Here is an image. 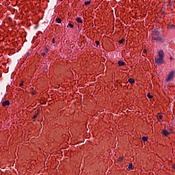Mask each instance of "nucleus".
Here are the masks:
<instances>
[{"mask_svg":"<svg viewBox=\"0 0 175 175\" xmlns=\"http://www.w3.org/2000/svg\"><path fill=\"white\" fill-rule=\"evenodd\" d=\"M154 62L157 65H162L165 63V52H163V50L159 51L157 57L154 58Z\"/></svg>","mask_w":175,"mask_h":175,"instance_id":"obj_1","label":"nucleus"},{"mask_svg":"<svg viewBox=\"0 0 175 175\" xmlns=\"http://www.w3.org/2000/svg\"><path fill=\"white\" fill-rule=\"evenodd\" d=\"M152 40H157V42H163V40H162V38H161V33L158 31L153 34Z\"/></svg>","mask_w":175,"mask_h":175,"instance_id":"obj_2","label":"nucleus"},{"mask_svg":"<svg viewBox=\"0 0 175 175\" xmlns=\"http://www.w3.org/2000/svg\"><path fill=\"white\" fill-rule=\"evenodd\" d=\"M48 53H49V48L47 46H45L41 51L42 57H44V58H46V57H47L46 54H47Z\"/></svg>","mask_w":175,"mask_h":175,"instance_id":"obj_3","label":"nucleus"},{"mask_svg":"<svg viewBox=\"0 0 175 175\" xmlns=\"http://www.w3.org/2000/svg\"><path fill=\"white\" fill-rule=\"evenodd\" d=\"M174 75V71L170 72L167 77L165 79V81H170V80H172V79L173 78Z\"/></svg>","mask_w":175,"mask_h":175,"instance_id":"obj_4","label":"nucleus"},{"mask_svg":"<svg viewBox=\"0 0 175 175\" xmlns=\"http://www.w3.org/2000/svg\"><path fill=\"white\" fill-rule=\"evenodd\" d=\"M39 113H40V110L37 109L35 111V114L33 116V117L31 118V120H33V121H35V120H36V118H38V116H39Z\"/></svg>","mask_w":175,"mask_h":175,"instance_id":"obj_5","label":"nucleus"},{"mask_svg":"<svg viewBox=\"0 0 175 175\" xmlns=\"http://www.w3.org/2000/svg\"><path fill=\"white\" fill-rule=\"evenodd\" d=\"M161 133L165 137H167V136L170 135V133H169V131L166 129H163Z\"/></svg>","mask_w":175,"mask_h":175,"instance_id":"obj_6","label":"nucleus"},{"mask_svg":"<svg viewBox=\"0 0 175 175\" xmlns=\"http://www.w3.org/2000/svg\"><path fill=\"white\" fill-rule=\"evenodd\" d=\"M1 105H2L3 107H6V106H10V101H9V100L3 101L1 103Z\"/></svg>","mask_w":175,"mask_h":175,"instance_id":"obj_7","label":"nucleus"},{"mask_svg":"<svg viewBox=\"0 0 175 175\" xmlns=\"http://www.w3.org/2000/svg\"><path fill=\"white\" fill-rule=\"evenodd\" d=\"M118 66H125L126 65V64L122 61H118Z\"/></svg>","mask_w":175,"mask_h":175,"instance_id":"obj_8","label":"nucleus"},{"mask_svg":"<svg viewBox=\"0 0 175 175\" xmlns=\"http://www.w3.org/2000/svg\"><path fill=\"white\" fill-rule=\"evenodd\" d=\"M75 21H77V23H79V24H83V19H81V18L80 17L75 18Z\"/></svg>","mask_w":175,"mask_h":175,"instance_id":"obj_9","label":"nucleus"},{"mask_svg":"<svg viewBox=\"0 0 175 175\" xmlns=\"http://www.w3.org/2000/svg\"><path fill=\"white\" fill-rule=\"evenodd\" d=\"M157 117V120H163V116L162 115V113H158Z\"/></svg>","mask_w":175,"mask_h":175,"instance_id":"obj_10","label":"nucleus"},{"mask_svg":"<svg viewBox=\"0 0 175 175\" xmlns=\"http://www.w3.org/2000/svg\"><path fill=\"white\" fill-rule=\"evenodd\" d=\"M128 81H129V83H130V84H131V85L135 84V79H132V78L129 79Z\"/></svg>","mask_w":175,"mask_h":175,"instance_id":"obj_11","label":"nucleus"},{"mask_svg":"<svg viewBox=\"0 0 175 175\" xmlns=\"http://www.w3.org/2000/svg\"><path fill=\"white\" fill-rule=\"evenodd\" d=\"M129 170H133V163H130L128 167Z\"/></svg>","mask_w":175,"mask_h":175,"instance_id":"obj_12","label":"nucleus"},{"mask_svg":"<svg viewBox=\"0 0 175 175\" xmlns=\"http://www.w3.org/2000/svg\"><path fill=\"white\" fill-rule=\"evenodd\" d=\"M31 95H36L37 92L33 88H31Z\"/></svg>","mask_w":175,"mask_h":175,"instance_id":"obj_13","label":"nucleus"},{"mask_svg":"<svg viewBox=\"0 0 175 175\" xmlns=\"http://www.w3.org/2000/svg\"><path fill=\"white\" fill-rule=\"evenodd\" d=\"M56 23H57V24H61V23H62V20L61 19V18H57L55 19Z\"/></svg>","mask_w":175,"mask_h":175,"instance_id":"obj_14","label":"nucleus"},{"mask_svg":"<svg viewBox=\"0 0 175 175\" xmlns=\"http://www.w3.org/2000/svg\"><path fill=\"white\" fill-rule=\"evenodd\" d=\"M142 140H143L144 142H148V137H146V136L142 137Z\"/></svg>","mask_w":175,"mask_h":175,"instance_id":"obj_15","label":"nucleus"},{"mask_svg":"<svg viewBox=\"0 0 175 175\" xmlns=\"http://www.w3.org/2000/svg\"><path fill=\"white\" fill-rule=\"evenodd\" d=\"M90 4H91V0L85 1L84 3L85 6H88V5H90Z\"/></svg>","mask_w":175,"mask_h":175,"instance_id":"obj_16","label":"nucleus"},{"mask_svg":"<svg viewBox=\"0 0 175 175\" xmlns=\"http://www.w3.org/2000/svg\"><path fill=\"white\" fill-rule=\"evenodd\" d=\"M118 162H122L124 161V157H120L118 159Z\"/></svg>","mask_w":175,"mask_h":175,"instance_id":"obj_17","label":"nucleus"},{"mask_svg":"<svg viewBox=\"0 0 175 175\" xmlns=\"http://www.w3.org/2000/svg\"><path fill=\"white\" fill-rule=\"evenodd\" d=\"M168 132H169L170 135V133H174V131H173V129H172V128L168 129Z\"/></svg>","mask_w":175,"mask_h":175,"instance_id":"obj_18","label":"nucleus"},{"mask_svg":"<svg viewBox=\"0 0 175 175\" xmlns=\"http://www.w3.org/2000/svg\"><path fill=\"white\" fill-rule=\"evenodd\" d=\"M124 42H125V39L122 38L120 40H119L118 43H120V44H122Z\"/></svg>","mask_w":175,"mask_h":175,"instance_id":"obj_19","label":"nucleus"},{"mask_svg":"<svg viewBox=\"0 0 175 175\" xmlns=\"http://www.w3.org/2000/svg\"><path fill=\"white\" fill-rule=\"evenodd\" d=\"M148 98H149V99H152V98H154V96L151 95V94L148 93L147 94Z\"/></svg>","mask_w":175,"mask_h":175,"instance_id":"obj_20","label":"nucleus"},{"mask_svg":"<svg viewBox=\"0 0 175 175\" xmlns=\"http://www.w3.org/2000/svg\"><path fill=\"white\" fill-rule=\"evenodd\" d=\"M69 27L70 28H74L75 26L72 23H68L67 27L69 28Z\"/></svg>","mask_w":175,"mask_h":175,"instance_id":"obj_21","label":"nucleus"},{"mask_svg":"<svg viewBox=\"0 0 175 175\" xmlns=\"http://www.w3.org/2000/svg\"><path fill=\"white\" fill-rule=\"evenodd\" d=\"M95 44H96V47L100 44V42L98 40L95 41Z\"/></svg>","mask_w":175,"mask_h":175,"instance_id":"obj_22","label":"nucleus"},{"mask_svg":"<svg viewBox=\"0 0 175 175\" xmlns=\"http://www.w3.org/2000/svg\"><path fill=\"white\" fill-rule=\"evenodd\" d=\"M24 85V81H22L21 83L19 84V87H23Z\"/></svg>","mask_w":175,"mask_h":175,"instance_id":"obj_23","label":"nucleus"},{"mask_svg":"<svg viewBox=\"0 0 175 175\" xmlns=\"http://www.w3.org/2000/svg\"><path fill=\"white\" fill-rule=\"evenodd\" d=\"M143 53L144 54H147V49H144Z\"/></svg>","mask_w":175,"mask_h":175,"instance_id":"obj_24","label":"nucleus"},{"mask_svg":"<svg viewBox=\"0 0 175 175\" xmlns=\"http://www.w3.org/2000/svg\"><path fill=\"white\" fill-rule=\"evenodd\" d=\"M52 43H53V44L55 43V38H53L52 39Z\"/></svg>","mask_w":175,"mask_h":175,"instance_id":"obj_25","label":"nucleus"},{"mask_svg":"<svg viewBox=\"0 0 175 175\" xmlns=\"http://www.w3.org/2000/svg\"><path fill=\"white\" fill-rule=\"evenodd\" d=\"M172 169L175 170V163L172 164Z\"/></svg>","mask_w":175,"mask_h":175,"instance_id":"obj_26","label":"nucleus"},{"mask_svg":"<svg viewBox=\"0 0 175 175\" xmlns=\"http://www.w3.org/2000/svg\"><path fill=\"white\" fill-rule=\"evenodd\" d=\"M170 59L172 60V59H173V57L171 56V57H170Z\"/></svg>","mask_w":175,"mask_h":175,"instance_id":"obj_27","label":"nucleus"},{"mask_svg":"<svg viewBox=\"0 0 175 175\" xmlns=\"http://www.w3.org/2000/svg\"><path fill=\"white\" fill-rule=\"evenodd\" d=\"M27 55H31V54L29 53H27Z\"/></svg>","mask_w":175,"mask_h":175,"instance_id":"obj_28","label":"nucleus"},{"mask_svg":"<svg viewBox=\"0 0 175 175\" xmlns=\"http://www.w3.org/2000/svg\"><path fill=\"white\" fill-rule=\"evenodd\" d=\"M172 27H174V25H172Z\"/></svg>","mask_w":175,"mask_h":175,"instance_id":"obj_29","label":"nucleus"}]
</instances>
